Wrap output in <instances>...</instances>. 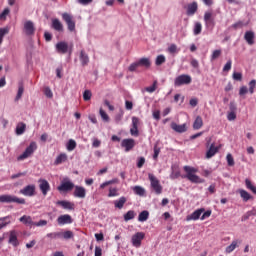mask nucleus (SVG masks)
<instances>
[{"mask_svg": "<svg viewBox=\"0 0 256 256\" xmlns=\"http://www.w3.org/2000/svg\"><path fill=\"white\" fill-rule=\"evenodd\" d=\"M91 97H93V94L91 93V90H85L84 93H83L84 101H91Z\"/></svg>", "mask_w": 256, "mask_h": 256, "instance_id": "nucleus-50", "label": "nucleus"}, {"mask_svg": "<svg viewBox=\"0 0 256 256\" xmlns=\"http://www.w3.org/2000/svg\"><path fill=\"white\" fill-rule=\"evenodd\" d=\"M125 109H127V111H131L133 109V102L126 100L125 101Z\"/></svg>", "mask_w": 256, "mask_h": 256, "instance_id": "nucleus-63", "label": "nucleus"}, {"mask_svg": "<svg viewBox=\"0 0 256 256\" xmlns=\"http://www.w3.org/2000/svg\"><path fill=\"white\" fill-rule=\"evenodd\" d=\"M201 31H203V25L201 24V22H196L194 24V29H193L194 35H201Z\"/></svg>", "mask_w": 256, "mask_h": 256, "instance_id": "nucleus-36", "label": "nucleus"}, {"mask_svg": "<svg viewBox=\"0 0 256 256\" xmlns=\"http://www.w3.org/2000/svg\"><path fill=\"white\" fill-rule=\"evenodd\" d=\"M239 193H240V197L243 199V201L245 203H247V201H251V199H253L251 194H249V192H247L246 190H240Z\"/></svg>", "mask_w": 256, "mask_h": 256, "instance_id": "nucleus-31", "label": "nucleus"}, {"mask_svg": "<svg viewBox=\"0 0 256 256\" xmlns=\"http://www.w3.org/2000/svg\"><path fill=\"white\" fill-rule=\"evenodd\" d=\"M127 203V198L125 196L120 197L118 200L114 201V206L116 209H121Z\"/></svg>", "mask_w": 256, "mask_h": 256, "instance_id": "nucleus-29", "label": "nucleus"}, {"mask_svg": "<svg viewBox=\"0 0 256 256\" xmlns=\"http://www.w3.org/2000/svg\"><path fill=\"white\" fill-rule=\"evenodd\" d=\"M108 197H119V189L110 187Z\"/></svg>", "mask_w": 256, "mask_h": 256, "instance_id": "nucleus-42", "label": "nucleus"}, {"mask_svg": "<svg viewBox=\"0 0 256 256\" xmlns=\"http://www.w3.org/2000/svg\"><path fill=\"white\" fill-rule=\"evenodd\" d=\"M62 19L65 21L69 31H75V20H73V16L71 14L63 13Z\"/></svg>", "mask_w": 256, "mask_h": 256, "instance_id": "nucleus-8", "label": "nucleus"}, {"mask_svg": "<svg viewBox=\"0 0 256 256\" xmlns=\"http://www.w3.org/2000/svg\"><path fill=\"white\" fill-rule=\"evenodd\" d=\"M137 63L138 67H145V69L151 67V60L149 58H140Z\"/></svg>", "mask_w": 256, "mask_h": 256, "instance_id": "nucleus-28", "label": "nucleus"}, {"mask_svg": "<svg viewBox=\"0 0 256 256\" xmlns=\"http://www.w3.org/2000/svg\"><path fill=\"white\" fill-rule=\"evenodd\" d=\"M247 26L243 21H238L232 25V29H243V27Z\"/></svg>", "mask_w": 256, "mask_h": 256, "instance_id": "nucleus-48", "label": "nucleus"}, {"mask_svg": "<svg viewBox=\"0 0 256 256\" xmlns=\"http://www.w3.org/2000/svg\"><path fill=\"white\" fill-rule=\"evenodd\" d=\"M27 128V125L25 123L21 122L16 127V134L17 135H23L25 133V129Z\"/></svg>", "mask_w": 256, "mask_h": 256, "instance_id": "nucleus-34", "label": "nucleus"}, {"mask_svg": "<svg viewBox=\"0 0 256 256\" xmlns=\"http://www.w3.org/2000/svg\"><path fill=\"white\" fill-rule=\"evenodd\" d=\"M165 61H166V58L164 55H158L156 58V61H155V65H157L159 67L160 65H163V63H165Z\"/></svg>", "mask_w": 256, "mask_h": 256, "instance_id": "nucleus-46", "label": "nucleus"}, {"mask_svg": "<svg viewBox=\"0 0 256 256\" xmlns=\"http://www.w3.org/2000/svg\"><path fill=\"white\" fill-rule=\"evenodd\" d=\"M47 225V220H40L39 222H34V227H45Z\"/></svg>", "mask_w": 256, "mask_h": 256, "instance_id": "nucleus-61", "label": "nucleus"}, {"mask_svg": "<svg viewBox=\"0 0 256 256\" xmlns=\"http://www.w3.org/2000/svg\"><path fill=\"white\" fill-rule=\"evenodd\" d=\"M35 151H37V142H31L25 151L18 157V161H23L24 159L31 157V154L35 153Z\"/></svg>", "mask_w": 256, "mask_h": 256, "instance_id": "nucleus-4", "label": "nucleus"}, {"mask_svg": "<svg viewBox=\"0 0 256 256\" xmlns=\"http://www.w3.org/2000/svg\"><path fill=\"white\" fill-rule=\"evenodd\" d=\"M211 217V210L205 211L200 217L201 221H205V219H209Z\"/></svg>", "mask_w": 256, "mask_h": 256, "instance_id": "nucleus-60", "label": "nucleus"}, {"mask_svg": "<svg viewBox=\"0 0 256 256\" xmlns=\"http://www.w3.org/2000/svg\"><path fill=\"white\" fill-rule=\"evenodd\" d=\"M75 187V184H73V182L71 181H65L62 182L60 186H58V191H63V192H67V191H73V188Z\"/></svg>", "mask_w": 256, "mask_h": 256, "instance_id": "nucleus-17", "label": "nucleus"}, {"mask_svg": "<svg viewBox=\"0 0 256 256\" xmlns=\"http://www.w3.org/2000/svg\"><path fill=\"white\" fill-rule=\"evenodd\" d=\"M38 183H39V189H40L42 195L44 197H47V194L49 193V191H51V185L45 179H39Z\"/></svg>", "mask_w": 256, "mask_h": 256, "instance_id": "nucleus-9", "label": "nucleus"}, {"mask_svg": "<svg viewBox=\"0 0 256 256\" xmlns=\"http://www.w3.org/2000/svg\"><path fill=\"white\" fill-rule=\"evenodd\" d=\"M8 243L13 245V247H18L19 240L17 239V232L15 230L10 231Z\"/></svg>", "mask_w": 256, "mask_h": 256, "instance_id": "nucleus-25", "label": "nucleus"}, {"mask_svg": "<svg viewBox=\"0 0 256 256\" xmlns=\"http://www.w3.org/2000/svg\"><path fill=\"white\" fill-rule=\"evenodd\" d=\"M171 129H173V131H175L176 133H185L187 132V124H177L175 122L171 123Z\"/></svg>", "mask_w": 256, "mask_h": 256, "instance_id": "nucleus-18", "label": "nucleus"}, {"mask_svg": "<svg viewBox=\"0 0 256 256\" xmlns=\"http://www.w3.org/2000/svg\"><path fill=\"white\" fill-rule=\"evenodd\" d=\"M201 127H203V118H201V116H197L193 123V129L197 131L201 129Z\"/></svg>", "mask_w": 256, "mask_h": 256, "instance_id": "nucleus-32", "label": "nucleus"}, {"mask_svg": "<svg viewBox=\"0 0 256 256\" xmlns=\"http://www.w3.org/2000/svg\"><path fill=\"white\" fill-rule=\"evenodd\" d=\"M49 239H61L63 238V232H52L46 235Z\"/></svg>", "mask_w": 256, "mask_h": 256, "instance_id": "nucleus-37", "label": "nucleus"}, {"mask_svg": "<svg viewBox=\"0 0 256 256\" xmlns=\"http://www.w3.org/2000/svg\"><path fill=\"white\" fill-rule=\"evenodd\" d=\"M139 125H141V120L133 116L132 117V127L130 128V135L133 137H139Z\"/></svg>", "mask_w": 256, "mask_h": 256, "instance_id": "nucleus-7", "label": "nucleus"}, {"mask_svg": "<svg viewBox=\"0 0 256 256\" xmlns=\"http://www.w3.org/2000/svg\"><path fill=\"white\" fill-rule=\"evenodd\" d=\"M197 9H199V5L197 4V2H192L187 5L186 14L188 16H193L197 13Z\"/></svg>", "mask_w": 256, "mask_h": 256, "instance_id": "nucleus-22", "label": "nucleus"}, {"mask_svg": "<svg viewBox=\"0 0 256 256\" xmlns=\"http://www.w3.org/2000/svg\"><path fill=\"white\" fill-rule=\"evenodd\" d=\"M203 213H205V208L197 209L186 217V221H197L201 219V215H203Z\"/></svg>", "mask_w": 256, "mask_h": 256, "instance_id": "nucleus-11", "label": "nucleus"}, {"mask_svg": "<svg viewBox=\"0 0 256 256\" xmlns=\"http://www.w3.org/2000/svg\"><path fill=\"white\" fill-rule=\"evenodd\" d=\"M9 219H10L9 216L0 218V229H3V227H7V225H9V223H11V220H9Z\"/></svg>", "mask_w": 256, "mask_h": 256, "instance_id": "nucleus-38", "label": "nucleus"}, {"mask_svg": "<svg viewBox=\"0 0 256 256\" xmlns=\"http://www.w3.org/2000/svg\"><path fill=\"white\" fill-rule=\"evenodd\" d=\"M9 13V8L4 9L3 12L0 14V19H5Z\"/></svg>", "mask_w": 256, "mask_h": 256, "instance_id": "nucleus-64", "label": "nucleus"}, {"mask_svg": "<svg viewBox=\"0 0 256 256\" xmlns=\"http://www.w3.org/2000/svg\"><path fill=\"white\" fill-rule=\"evenodd\" d=\"M242 241L239 239L233 240L232 243L226 247L225 253H233L237 247L241 245Z\"/></svg>", "mask_w": 256, "mask_h": 256, "instance_id": "nucleus-21", "label": "nucleus"}, {"mask_svg": "<svg viewBox=\"0 0 256 256\" xmlns=\"http://www.w3.org/2000/svg\"><path fill=\"white\" fill-rule=\"evenodd\" d=\"M256 80H251L249 82V93L253 95L255 93Z\"/></svg>", "mask_w": 256, "mask_h": 256, "instance_id": "nucleus-55", "label": "nucleus"}, {"mask_svg": "<svg viewBox=\"0 0 256 256\" xmlns=\"http://www.w3.org/2000/svg\"><path fill=\"white\" fill-rule=\"evenodd\" d=\"M232 61L228 60L227 63L225 64V66L223 67V71L227 72V71H231V65H232Z\"/></svg>", "mask_w": 256, "mask_h": 256, "instance_id": "nucleus-62", "label": "nucleus"}, {"mask_svg": "<svg viewBox=\"0 0 256 256\" xmlns=\"http://www.w3.org/2000/svg\"><path fill=\"white\" fill-rule=\"evenodd\" d=\"M221 57V50H214L211 55V61H215V59H219Z\"/></svg>", "mask_w": 256, "mask_h": 256, "instance_id": "nucleus-53", "label": "nucleus"}, {"mask_svg": "<svg viewBox=\"0 0 256 256\" xmlns=\"http://www.w3.org/2000/svg\"><path fill=\"white\" fill-rule=\"evenodd\" d=\"M145 239V233L137 232L132 236V245L133 247H141V241Z\"/></svg>", "mask_w": 256, "mask_h": 256, "instance_id": "nucleus-10", "label": "nucleus"}, {"mask_svg": "<svg viewBox=\"0 0 256 256\" xmlns=\"http://www.w3.org/2000/svg\"><path fill=\"white\" fill-rule=\"evenodd\" d=\"M44 95H46V97L48 99H53V91H51V88L45 87L44 88Z\"/></svg>", "mask_w": 256, "mask_h": 256, "instance_id": "nucleus-56", "label": "nucleus"}, {"mask_svg": "<svg viewBox=\"0 0 256 256\" xmlns=\"http://www.w3.org/2000/svg\"><path fill=\"white\" fill-rule=\"evenodd\" d=\"M67 161V154L62 153L57 156L56 160L54 161V165H61V163H65Z\"/></svg>", "mask_w": 256, "mask_h": 256, "instance_id": "nucleus-33", "label": "nucleus"}, {"mask_svg": "<svg viewBox=\"0 0 256 256\" xmlns=\"http://www.w3.org/2000/svg\"><path fill=\"white\" fill-rule=\"evenodd\" d=\"M184 171L186 175L181 176L182 179H188L191 183H205V180L195 173H197V169L191 166H184Z\"/></svg>", "mask_w": 256, "mask_h": 256, "instance_id": "nucleus-1", "label": "nucleus"}, {"mask_svg": "<svg viewBox=\"0 0 256 256\" xmlns=\"http://www.w3.org/2000/svg\"><path fill=\"white\" fill-rule=\"evenodd\" d=\"M9 33V29L0 28V45L3 43V37H5Z\"/></svg>", "mask_w": 256, "mask_h": 256, "instance_id": "nucleus-52", "label": "nucleus"}, {"mask_svg": "<svg viewBox=\"0 0 256 256\" xmlns=\"http://www.w3.org/2000/svg\"><path fill=\"white\" fill-rule=\"evenodd\" d=\"M234 81H242L243 80V74L241 72H234L232 75Z\"/></svg>", "mask_w": 256, "mask_h": 256, "instance_id": "nucleus-59", "label": "nucleus"}, {"mask_svg": "<svg viewBox=\"0 0 256 256\" xmlns=\"http://www.w3.org/2000/svg\"><path fill=\"white\" fill-rule=\"evenodd\" d=\"M121 147H123L126 153H128V151H131L135 147V140L133 138L123 139Z\"/></svg>", "mask_w": 256, "mask_h": 256, "instance_id": "nucleus-12", "label": "nucleus"}, {"mask_svg": "<svg viewBox=\"0 0 256 256\" xmlns=\"http://www.w3.org/2000/svg\"><path fill=\"white\" fill-rule=\"evenodd\" d=\"M148 179L156 195H161L163 193V186H161V182H159V179H157V177L151 173L148 174Z\"/></svg>", "mask_w": 256, "mask_h": 256, "instance_id": "nucleus-3", "label": "nucleus"}, {"mask_svg": "<svg viewBox=\"0 0 256 256\" xmlns=\"http://www.w3.org/2000/svg\"><path fill=\"white\" fill-rule=\"evenodd\" d=\"M74 235L71 230H67L65 232H62V238L63 239H73Z\"/></svg>", "mask_w": 256, "mask_h": 256, "instance_id": "nucleus-51", "label": "nucleus"}, {"mask_svg": "<svg viewBox=\"0 0 256 256\" xmlns=\"http://www.w3.org/2000/svg\"><path fill=\"white\" fill-rule=\"evenodd\" d=\"M137 69H139V63L136 61L134 63H132L129 68L128 71H130L131 73L137 71Z\"/></svg>", "mask_w": 256, "mask_h": 256, "instance_id": "nucleus-58", "label": "nucleus"}, {"mask_svg": "<svg viewBox=\"0 0 256 256\" xmlns=\"http://www.w3.org/2000/svg\"><path fill=\"white\" fill-rule=\"evenodd\" d=\"M56 205L67 209L68 211H75V203L67 201V200H59L56 202Z\"/></svg>", "mask_w": 256, "mask_h": 256, "instance_id": "nucleus-14", "label": "nucleus"}, {"mask_svg": "<svg viewBox=\"0 0 256 256\" xmlns=\"http://www.w3.org/2000/svg\"><path fill=\"white\" fill-rule=\"evenodd\" d=\"M157 84H158V82H157V80H155L153 82L152 86L146 87L147 93H155V91H157Z\"/></svg>", "mask_w": 256, "mask_h": 256, "instance_id": "nucleus-47", "label": "nucleus"}, {"mask_svg": "<svg viewBox=\"0 0 256 256\" xmlns=\"http://www.w3.org/2000/svg\"><path fill=\"white\" fill-rule=\"evenodd\" d=\"M52 28L55 31H63V24L61 21H59V19L55 18L52 20Z\"/></svg>", "mask_w": 256, "mask_h": 256, "instance_id": "nucleus-30", "label": "nucleus"}, {"mask_svg": "<svg viewBox=\"0 0 256 256\" xmlns=\"http://www.w3.org/2000/svg\"><path fill=\"white\" fill-rule=\"evenodd\" d=\"M133 191L136 195H140V197H143V195H145V188L141 186H135L133 188Z\"/></svg>", "mask_w": 256, "mask_h": 256, "instance_id": "nucleus-39", "label": "nucleus"}, {"mask_svg": "<svg viewBox=\"0 0 256 256\" xmlns=\"http://www.w3.org/2000/svg\"><path fill=\"white\" fill-rule=\"evenodd\" d=\"M147 219H149V211L144 210L139 214L138 221L144 223V221H147Z\"/></svg>", "mask_w": 256, "mask_h": 256, "instance_id": "nucleus-35", "label": "nucleus"}, {"mask_svg": "<svg viewBox=\"0 0 256 256\" xmlns=\"http://www.w3.org/2000/svg\"><path fill=\"white\" fill-rule=\"evenodd\" d=\"M226 159L229 167H233L235 165V160L233 159V155L227 154Z\"/></svg>", "mask_w": 256, "mask_h": 256, "instance_id": "nucleus-57", "label": "nucleus"}, {"mask_svg": "<svg viewBox=\"0 0 256 256\" xmlns=\"http://www.w3.org/2000/svg\"><path fill=\"white\" fill-rule=\"evenodd\" d=\"M24 91H25V88L23 87L22 84H20L18 87V92H17L16 98H15V101H19V99H21V97H23Z\"/></svg>", "mask_w": 256, "mask_h": 256, "instance_id": "nucleus-43", "label": "nucleus"}, {"mask_svg": "<svg viewBox=\"0 0 256 256\" xmlns=\"http://www.w3.org/2000/svg\"><path fill=\"white\" fill-rule=\"evenodd\" d=\"M245 185H246L247 189H249L250 191H252V193H254V195H256V186H254V185L251 183V180L246 179V180H245Z\"/></svg>", "mask_w": 256, "mask_h": 256, "instance_id": "nucleus-40", "label": "nucleus"}, {"mask_svg": "<svg viewBox=\"0 0 256 256\" xmlns=\"http://www.w3.org/2000/svg\"><path fill=\"white\" fill-rule=\"evenodd\" d=\"M79 59L82 67H87V65H89V54H87L85 50L80 51Z\"/></svg>", "mask_w": 256, "mask_h": 256, "instance_id": "nucleus-23", "label": "nucleus"}, {"mask_svg": "<svg viewBox=\"0 0 256 256\" xmlns=\"http://www.w3.org/2000/svg\"><path fill=\"white\" fill-rule=\"evenodd\" d=\"M24 31L26 35H35V24L31 21H26L24 23Z\"/></svg>", "mask_w": 256, "mask_h": 256, "instance_id": "nucleus-20", "label": "nucleus"}, {"mask_svg": "<svg viewBox=\"0 0 256 256\" xmlns=\"http://www.w3.org/2000/svg\"><path fill=\"white\" fill-rule=\"evenodd\" d=\"M20 194L24 195L25 197H33L35 195V185H27L20 190Z\"/></svg>", "mask_w": 256, "mask_h": 256, "instance_id": "nucleus-13", "label": "nucleus"}, {"mask_svg": "<svg viewBox=\"0 0 256 256\" xmlns=\"http://www.w3.org/2000/svg\"><path fill=\"white\" fill-rule=\"evenodd\" d=\"M219 153V147L215 146V144H211L208 151L206 152V159H211V157H215Z\"/></svg>", "mask_w": 256, "mask_h": 256, "instance_id": "nucleus-24", "label": "nucleus"}, {"mask_svg": "<svg viewBox=\"0 0 256 256\" xmlns=\"http://www.w3.org/2000/svg\"><path fill=\"white\" fill-rule=\"evenodd\" d=\"M131 219H135V211L133 210H130L124 214V221H131Z\"/></svg>", "mask_w": 256, "mask_h": 256, "instance_id": "nucleus-41", "label": "nucleus"}, {"mask_svg": "<svg viewBox=\"0 0 256 256\" xmlns=\"http://www.w3.org/2000/svg\"><path fill=\"white\" fill-rule=\"evenodd\" d=\"M168 52L171 53V55L175 54V53H179V49L177 48V45L176 44H171L169 47H168Z\"/></svg>", "mask_w": 256, "mask_h": 256, "instance_id": "nucleus-54", "label": "nucleus"}, {"mask_svg": "<svg viewBox=\"0 0 256 256\" xmlns=\"http://www.w3.org/2000/svg\"><path fill=\"white\" fill-rule=\"evenodd\" d=\"M100 116L103 119V121H105L106 123H108L109 121V115H107V112H105V110H103V108H100L99 110Z\"/></svg>", "mask_w": 256, "mask_h": 256, "instance_id": "nucleus-49", "label": "nucleus"}, {"mask_svg": "<svg viewBox=\"0 0 256 256\" xmlns=\"http://www.w3.org/2000/svg\"><path fill=\"white\" fill-rule=\"evenodd\" d=\"M77 147V142L75 140L70 139L67 144L68 151H74V149Z\"/></svg>", "mask_w": 256, "mask_h": 256, "instance_id": "nucleus-44", "label": "nucleus"}, {"mask_svg": "<svg viewBox=\"0 0 256 256\" xmlns=\"http://www.w3.org/2000/svg\"><path fill=\"white\" fill-rule=\"evenodd\" d=\"M20 223H23L24 225H28L29 227H34L35 222L33 221V218L31 216L24 215L19 219Z\"/></svg>", "mask_w": 256, "mask_h": 256, "instance_id": "nucleus-27", "label": "nucleus"}, {"mask_svg": "<svg viewBox=\"0 0 256 256\" xmlns=\"http://www.w3.org/2000/svg\"><path fill=\"white\" fill-rule=\"evenodd\" d=\"M193 79L188 74H182L175 78L174 85L175 87H181L182 85H190Z\"/></svg>", "mask_w": 256, "mask_h": 256, "instance_id": "nucleus-5", "label": "nucleus"}, {"mask_svg": "<svg viewBox=\"0 0 256 256\" xmlns=\"http://www.w3.org/2000/svg\"><path fill=\"white\" fill-rule=\"evenodd\" d=\"M244 39L248 43V45H254L255 44V32H253V31L245 32Z\"/></svg>", "mask_w": 256, "mask_h": 256, "instance_id": "nucleus-26", "label": "nucleus"}, {"mask_svg": "<svg viewBox=\"0 0 256 256\" xmlns=\"http://www.w3.org/2000/svg\"><path fill=\"white\" fill-rule=\"evenodd\" d=\"M58 225H70V223H73V218H71V215L64 214L57 218Z\"/></svg>", "mask_w": 256, "mask_h": 256, "instance_id": "nucleus-15", "label": "nucleus"}, {"mask_svg": "<svg viewBox=\"0 0 256 256\" xmlns=\"http://www.w3.org/2000/svg\"><path fill=\"white\" fill-rule=\"evenodd\" d=\"M0 203H17L18 205H25V199L15 195L4 194L0 195Z\"/></svg>", "mask_w": 256, "mask_h": 256, "instance_id": "nucleus-2", "label": "nucleus"}, {"mask_svg": "<svg viewBox=\"0 0 256 256\" xmlns=\"http://www.w3.org/2000/svg\"><path fill=\"white\" fill-rule=\"evenodd\" d=\"M159 153H161V148L155 144L154 145V154H153V160L157 161V159L159 158Z\"/></svg>", "mask_w": 256, "mask_h": 256, "instance_id": "nucleus-45", "label": "nucleus"}, {"mask_svg": "<svg viewBox=\"0 0 256 256\" xmlns=\"http://www.w3.org/2000/svg\"><path fill=\"white\" fill-rule=\"evenodd\" d=\"M87 195V190L83 186H75L74 197H78V199H85Z\"/></svg>", "mask_w": 256, "mask_h": 256, "instance_id": "nucleus-19", "label": "nucleus"}, {"mask_svg": "<svg viewBox=\"0 0 256 256\" xmlns=\"http://www.w3.org/2000/svg\"><path fill=\"white\" fill-rule=\"evenodd\" d=\"M204 22L206 29H215V18H213V12L206 11L204 13Z\"/></svg>", "mask_w": 256, "mask_h": 256, "instance_id": "nucleus-6", "label": "nucleus"}, {"mask_svg": "<svg viewBox=\"0 0 256 256\" xmlns=\"http://www.w3.org/2000/svg\"><path fill=\"white\" fill-rule=\"evenodd\" d=\"M56 51L57 53H61L62 55H65L69 51V44L65 41L58 42L56 44Z\"/></svg>", "mask_w": 256, "mask_h": 256, "instance_id": "nucleus-16", "label": "nucleus"}]
</instances>
